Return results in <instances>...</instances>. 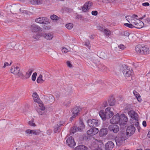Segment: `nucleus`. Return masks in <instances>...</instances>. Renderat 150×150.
<instances>
[{
    "label": "nucleus",
    "mask_w": 150,
    "mask_h": 150,
    "mask_svg": "<svg viewBox=\"0 0 150 150\" xmlns=\"http://www.w3.org/2000/svg\"><path fill=\"white\" fill-rule=\"evenodd\" d=\"M142 5L143 6H149V3L148 2H145L142 3Z\"/></svg>",
    "instance_id": "obj_59"
},
{
    "label": "nucleus",
    "mask_w": 150,
    "mask_h": 150,
    "mask_svg": "<svg viewBox=\"0 0 150 150\" xmlns=\"http://www.w3.org/2000/svg\"><path fill=\"white\" fill-rule=\"evenodd\" d=\"M45 81V80L42 79V74H40L38 77L37 81L38 83H42Z\"/></svg>",
    "instance_id": "obj_30"
},
{
    "label": "nucleus",
    "mask_w": 150,
    "mask_h": 150,
    "mask_svg": "<svg viewBox=\"0 0 150 150\" xmlns=\"http://www.w3.org/2000/svg\"><path fill=\"white\" fill-rule=\"evenodd\" d=\"M67 64L68 67L70 68H71L72 67V65L71 64V63L70 61H67Z\"/></svg>",
    "instance_id": "obj_54"
},
{
    "label": "nucleus",
    "mask_w": 150,
    "mask_h": 150,
    "mask_svg": "<svg viewBox=\"0 0 150 150\" xmlns=\"http://www.w3.org/2000/svg\"><path fill=\"white\" fill-rule=\"evenodd\" d=\"M99 57L103 59H106L109 58L106 54L103 52H101L99 55Z\"/></svg>",
    "instance_id": "obj_29"
},
{
    "label": "nucleus",
    "mask_w": 150,
    "mask_h": 150,
    "mask_svg": "<svg viewBox=\"0 0 150 150\" xmlns=\"http://www.w3.org/2000/svg\"><path fill=\"white\" fill-rule=\"evenodd\" d=\"M35 21L37 23L42 24H47L50 22L48 21L47 18L45 17H40L36 18Z\"/></svg>",
    "instance_id": "obj_8"
},
{
    "label": "nucleus",
    "mask_w": 150,
    "mask_h": 150,
    "mask_svg": "<svg viewBox=\"0 0 150 150\" xmlns=\"http://www.w3.org/2000/svg\"><path fill=\"white\" fill-rule=\"evenodd\" d=\"M33 97L35 102L38 103H40L41 101L40 99L39 96L36 93H33Z\"/></svg>",
    "instance_id": "obj_20"
},
{
    "label": "nucleus",
    "mask_w": 150,
    "mask_h": 150,
    "mask_svg": "<svg viewBox=\"0 0 150 150\" xmlns=\"http://www.w3.org/2000/svg\"><path fill=\"white\" fill-rule=\"evenodd\" d=\"M124 35L126 36H129V33L127 32H125L124 33Z\"/></svg>",
    "instance_id": "obj_60"
},
{
    "label": "nucleus",
    "mask_w": 150,
    "mask_h": 150,
    "mask_svg": "<svg viewBox=\"0 0 150 150\" xmlns=\"http://www.w3.org/2000/svg\"><path fill=\"white\" fill-rule=\"evenodd\" d=\"M149 49L147 47L144 46L142 47V54H147L149 53Z\"/></svg>",
    "instance_id": "obj_27"
},
{
    "label": "nucleus",
    "mask_w": 150,
    "mask_h": 150,
    "mask_svg": "<svg viewBox=\"0 0 150 150\" xmlns=\"http://www.w3.org/2000/svg\"><path fill=\"white\" fill-rule=\"evenodd\" d=\"M66 27L68 29H71L73 27V24L71 23H69L66 24Z\"/></svg>",
    "instance_id": "obj_42"
},
{
    "label": "nucleus",
    "mask_w": 150,
    "mask_h": 150,
    "mask_svg": "<svg viewBox=\"0 0 150 150\" xmlns=\"http://www.w3.org/2000/svg\"><path fill=\"white\" fill-rule=\"evenodd\" d=\"M110 108L108 107L106 108L105 110L106 119H109L114 115L113 112L110 110Z\"/></svg>",
    "instance_id": "obj_15"
},
{
    "label": "nucleus",
    "mask_w": 150,
    "mask_h": 150,
    "mask_svg": "<svg viewBox=\"0 0 150 150\" xmlns=\"http://www.w3.org/2000/svg\"><path fill=\"white\" fill-rule=\"evenodd\" d=\"M33 71V69H30L26 72L25 75V78L26 79H28L31 75L32 72Z\"/></svg>",
    "instance_id": "obj_26"
},
{
    "label": "nucleus",
    "mask_w": 150,
    "mask_h": 150,
    "mask_svg": "<svg viewBox=\"0 0 150 150\" xmlns=\"http://www.w3.org/2000/svg\"><path fill=\"white\" fill-rule=\"evenodd\" d=\"M62 124H59V125L58 124L57 125V126H56V127L54 128V132L55 133H56L60 129V127L62 125Z\"/></svg>",
    "instance_id": "obj_41"
},
{
    "label": "nucleus",
    "mask_w": 150,
    "mask_h": 150,
    "mask_svg": "<svg viewBox=\"0 0 150 150\" xmlns=\"http://www.w3.org/2000/svg\"><path fill=\"white\" fill-rule=\"evenodd\" d=\"M39 108L38 109H40L42 110H45V107L44 106L43 104H42L40 102V103H39Z\"/></svg>",
    "instance_id": "obj_35"
},
{
    "label": "nucleus",
    "mask_w": 150,
    "mask_h": 150,
    "mask_svg": "<svg viewBox=\"0 0 150 150\" xmlns=\"http://www.w3.org/2000/svg\"><path fill=\"white\" fill-rule=\"evenodd\" d=\"M12 63V61H11L10 64H8L7 62H5L4 63V66L3 67V68H4L7 66H10Z\"/></svg>",
    "instance_id": "obj_47"
},
{
    "label": "nucleus",
    "mask_w": 150,
    "mask_h": 150,
    "mask_svg": "<svg viewBox=\"0 0 150 150\" xmlns=\"http://www.w3.org/2000/svg\"><path fill=\"white\" fill-rule=\"evenodd\" d=\"M114 146L113 143L111 141H109L105 145V149L106 150H111Z\"/></svg>",
    "instance_id": "obj_19"
},
{
    "label": "nucleus",
    "mask_w": 150,
    "mask_h": 150,
    "mask_svg": "<svg viewBox=\"0 0 150 150\" xmlns=\"http://www.w3.org/2000/svg\"><path fill=\"white\" fill-rule=\"evenodd\" d=\"M85 128V125L83 122L80 120L79 125L77 127L78 130L79 131H81Z\"/></svg>",
    "instance_id": "obj_24"
},
{
    "label": "nucleus",
    "mask_w": 150,
    "mask_h": 150,
    "mask_svg": "<svg viewBox=\"0 0 150 150\" xmlns=\"http://www.w3.org/2000/svg\"><path fill=\"white\" fill-rule=\"evenodd\" d=\"M147 136L149 137L150 138V130L148 132V133L147 134Z\"/></svg>",
    "instance_id": "obj_64"
},
{
    "label": "nucleus",
    "mask_w": 150,
    "mask_h": 150,
    "mask_svg": "<svg viewBox=\"0 0 150 150\" xmlns=\"http://www.w3.org/2000/svg\"><path fill=\"white\" fill-rule=\"evenodd\" d=\"M71 103L70 100H65L63 102L62 105L66 107H68L70 106Z\"/></svg>",
    "instance_id": "obj_31"
},
{
    "label": "nucleus",
    "mask_w": 150,
    "mask_h": 150,
    "mask_svg": "<svg viewBox=\"0 0 150 150\" xmlns=\"http://www.w3.org/2000/svg\"><path fill=\"white\" fill-rule=\"evenodd\" d=\"M68 145L70 147H74L76 144L74 138L71 136L69 137L66 141Z\"/></svg>",
    "instance_id": "obj_13"
},
{
    "label": "nucleus",
    "mask_w": 150,
    "mask_h": 150,
    "mask_svg": "<svg viewBox=\"0 0 150 150\" xmlns=\"http://www.w3.org/2000/svg\"><path fill=\"white\" fill-rule=\"evenodd\" d=\"M17 9V6L15 5H12L10 6V10L11 11H13Z\"/></svg>",
    "instance_id": "obj_40"
},
{
    "label": "nucleus",
    "mask_w": 150,
    "mask_h": 150,
    "mask_svg": "<svg viewBox=\"0 0 150 150\" xmlns=\"http://www.w3.org/2000/svg\"><path fill=\"white\" fill-rule=\"evenodd\" d=\"M107 129L106 128H103L101 129L99 132V135L100 137L105 135L107 134Z\"/></svg>",
    "instance_id": "obj_21"
},
{
    "label": "nucleus",
    "mask_w": 150,
    "mask_h": 150,
    "mask_svg": "<svg viewBox=\"0 0 150 150\" xmlns=\"http://www.w3.org/2000/svg\"><path fill=\"white\" fill-rule=\"evenodd\" d=\"M49 100L50 102H54L55 101V99L53 96L52 95H50L48 97Z\"/></svg>",
    "instance_id": "obj_38"
},
{
    "label": "nucleus",
    "mask_w": 150,
    "mask_h": 150,
    "mask_svg": "<svg viewBox=\"0 0 150 150\" xmlns=\"http://www.w3.org/2000/svg\"><path fill=\"white\" fill-rule=\"evenodd\" d=\"M120 69L126 79L127 78L130 77L131 75H132V69H130L129 68L125 65L121 66Z\"/></svg>",
    "instance_id": "obj_4"
},
{
    "label": "nucleus",
    "mask_w": 150,
    "mask_h": 150,
    "mask_svg": "<svg viewBox=\"0 0 150 150\" xmlns=\"http://www.w3.org/2000/svg\"><path fill=\"white\" fill-rule=\"evenodd\" d=\"M84 45L88 47H90V42L89 40H87L85 42Z\"/></svg>",
    "instance_id": "obj_51"
},
{
    "label": "nucleus",
    "mask_w": 150,
    "mask_h": 150,
    "mask_svg": "<svg viewBox=\"0 0 150 150\" xmlns=\"http://www.w3.org/2000/svg\"><path fill=\"white\" fill-rule=\"evenodd\" d=\"M20 70L21 68L18 66H12L10 71L11 73L18 75L19 77H23V75Z\"/></svg>",
    "instance_id": "obj_5"
},
{
    "label": "nucleus",
    "mask_w": 150,
    "mask_h": 150,
    "mask_svg": "<svg viewBox=\"0 0 150 150\" xmlns=\"http://www.w3.org/2000/svg\"><path fill=\"white\" fill-rule=\"evenodd\" d=\"M30 28L32 32H34L42 31V28L39 26L35 24L32 25L30 27Z\"/></svg>",
    "instance_id": "obj_17"
},
{
    "label": "nucleus",
    "mask_w": 150,
    "mask_h": 150,
    "mask_svg": "<svg viewBox=\"0 0 150 150\" xmlns=\"http://www.w3.org/2000/svg\"><path fill=\"white\" fill-rule=\"evenodd\" d=\"M20 11L21 12L24 13H27L28 12L27 11L22 9L21 8L20 9Z\"/></svg>",
    "instance_id": "obj_57"
},
{
    "label": "nucleus",
    "mask_w": 150,
    "mask_h": 150,
    "mask_svg": "<svg viewBox=\"0 0 150 150\" xmlns=\"http://www.w3.org/2000/svg\"><path fill=\"white\" fill-rule=\"evenodd\" d=\"M42 36L47 40H52L54 37L53 34L52 33H41Z\"/></svg>",
    "instance_id": "obj_12"
},
{
    "label": "nucleus",
    "mask_w": 150,
    "mask_h": 150,
    "mask_svg": "<svg viewBox=\"0 0 150 150\" xmlns=\"http://www.w3.org/2000/svg\"><path fill=\"white\" fill-rule=\"evenodd\" d=\"M62 51L64 53H67L68 51V49L65 47H62Z\"/></svg>",
    "instance_id": "obj_50"
},
{
    "label": "nucleus",
    "mask_w": 150,
    "mask_h": 150,
    "mask_svg": "<svg viewBox=\"0 0 150 150\" xmlns=\"http://www.w3.org/2000/svg\"><path fill=\"white\" fill-rule=\"evenodd\" d=\"M108 129L114 133H117L119 131L118 126L112 124L110 125L108 127Z\"/></svg>",
    "instance_id": "obj_16"
},
{
    "label": "nucleus",
    "mask_w": 150,
    "mask_h": 150,
    "mask_svg": "<svg viewBox=\"0 0 150 150\" xmlns=\"http://www.w3.org/2000/svg\"><path fill=\"white\" fill-rule=\"evenodd\" d=\"M37 75V73L36 72L33 73L32 76V79L33 81H35Z\"/></svg>",
    "instance_id": "obj_45"
},
{
    "label": "nucleus",
    "mask_w": 150,
    "mask_h": 150,
    "mask_svg": "<svg viewBox=\"0 0 150 150\" xmlns=\"http://www.w3.org/2000/svg\"><path fill=\"white\" fill-rule=\"evenodd\" d=\"M52 132V131L50 130H49L47 131V133L48 134L50 135V134Z\"/></svg>",
    "instance_id": "obj_63"
},
{
    "label": "nucleus",
    "mask_w": 150,
    "mask_h": 150,
    "mask_svg": "<svg viewBox=\"0 0 150 150\" xmlns=\"http://www.w3.org/2000/svg\"><path fill=\"white\" fill-rule=\"evenodd\" d=\"M35 2L36 3L35 5H40L42 4L43 1L42 0H35Z\"/></svg>",
    "instance_id": "obj_46"
},
{
    "label": "nucleus",
    "mask_w": 150,
    "mask_h": 150,
    "mask_svg": "<svg viewBox=\"0 0 150 150\" xmlns=\"http://www.w3.org/2000/svg\"><path fill=\"white\" fill-rule=\"evenodd\" d=\"M37 110L40 115H43L46 114L45 110H42L40 109H37Z\"/></svg>",
    "instance_id": "obj_33"
},
{
    "label": "nucleus",
    "mask_w": 150,
    "mask_h": 150,
    "mask_svg": "<svg viewBox=\"0 0 150 150\" xmlns=\"http://www.w3.org/2000/svg\"><path fill=\"white\" fill-rule=\"evenodd\" d=\"M50 18L52 20L55 21H57L59 19V18L54 14L51 16Z\"/></svg>",
    "instance_id": "obj_34"
},
{
    "label": "nucleus",
    "mask_w": 150,
    "mask_h": 150,
    "mask_svg": "<svg viewBox=\"0 0 150 150\" xmlns=\"http://www.w3.org/2000/svg\"><path fill=\"white\" fill-rule=\"evenodd\" d=\"M88 148L85 146L82 145H79L75 148V150H87Z\"/></svg>",
    "instance_id": "obj_23"
},
{
    "label": "nucleus",
    "mask_w": 150,
    "mask_h": 150,
    "mask_svg": "<svg viewBox=\"0 0 150 150\" xmlns=\"http://www.w3.org/2000/svg\"><path fill=\"white\" fill-rule=\"evenodd\" d=\"M98 1H102L103 3H108L109 2H112L113 1L112 0H98Z\"/></svg>",
    "instance_id": "obj_48"
},
{
    "label": "nucleus",
    "mask_w": 150,
    "mask_h": 150,
    "mask_svg": "<svg viewBox=\"0 0 150 150\" xmlns=\"http://www.w3.org/2000/svg\"><path fill=\"white\" fill-rule=\"evenodd\" d=\"M41 36H42L41 35V33L37 34V35H33V38L35 39H36L37 40H38L39 39L40 37Z\"/></svg>",
    "instance_id": "obj_43"
},
{
    "label": "nucleus",
    "mask_w": 150,
    "mask_h": 150,
    "mask_svg": "<svg viewBox=\"0 0 150 150\" xmlns=\"http://www.w3.org/2000/svg\"><path fill=\"white\" fill-rule=\"evenodd\" d=\"M103 105L104 107H105L108 105V103L107 101H104L103 103Z\"/></svg>",
    "instance_id": "obj_58"
},
{
    "label": "nucleus",
    "mask_w": 150,
    "mask_h": 150,
    "mask_svg": "<svg viewBox=\"0 0 150 150\" xmlns=\"http://www.w3.org/2000/svg\"><path fill=\"white\" fill-rule=\"evenodd\" d=\"M99 115L103 120H105L106 119L105 112H104L103 111L100 110L99 113Z\"/></svg>",
    "instance_id": "obj_25"
},
{
    "label": "nucleus",
    "mask_w": 150,
    "mask_h": 150,
    "mask_svg": "<svg viewBox=\"0 0 150 150\" xmlns=\"http://www.w3.org/2000/svg\"><path fill=\"white\" fill-rule=\"evenodd\" d=\"M104 32L105 35H109L111 34V31L108 29H105Z\"/></svg>",
    "instance_id": "obj_44"
},
{
    "label": "nucleus",
    "mask_w": 150,
    "mask_h": 150,
    "mask_svg": "<svg viewBox=\"0 0 150 150\" xmlns=\"http://www.w3.org/2000/svg\"><path fill=\"white\" fill-rule=\"evenodd\" d=\"M108 103L109 105L113 106L115 103V100L114 98L112 97H111L108 100Z\"/></svg>",
    "instance_id": "obj_22"
},
{
    "label": "nucleus",
    "mask_w": 150,
    "mask_h": 150,
    "mask_svg": "<svg viewBox=\"0 0 150 150\" xmlns=\"http://www.w3.org/2000/svg\"><path fill=\"white\" fill-rule=\"evenodd\" d=\"M142 125H143V126L144 127L146 126V121H143V122H142Z\"/></svg>",
    "instance_id": "obj_62"
},
{
    "label": "nucleus",
    "mask_w": 150,
    "mask_h": 150,
    "mask_svg": "<svg viewBox=\"0 0 150 150\" xmlns=\"http://www.w3.org/2000/svg\"><path fill=\"white\" fill-rule=\"evenodd\" d=\"M142 47L140 45H138L135 47V50L138 53L142 54Z\"/></svg>",
    "instance_id": "obj_28"
},
{
    "label": "nucleus",
    "mask_w": 150,
    "mask_h": 150,
    "mask_svg": "<svg viewBox=\"0 0 150 150\" xmlns=\"http://www.w3.org/2000/svg\"><path fill=\"white\" fill-rule=\"evenodd\" d=\"M29 2L31 4L35 5V0H28Z\"/></svg>",
    "instance_id": "obj_53"
},
{
    "label": "nucleus",
    "mask_w": 150,
    "mask_h": 150,
    "mask_svg": "<svg viewBox=\"0 0 150 150\" xmlns=\"http://www.w3.org/2000/svg\"><path fill=\"white\" fill-rule=\"evenodd\" d=\"M126 18L129 23H125L124 25L131 28H135L138 29H140L142 28L144 26V23L142 21L138 20L137 19H136L138 20L137 22L134 18L130 16H126Z\"/></svg>",
    "instance_id": "obj_1"
},
{
    "label": "nucleus",
    "mask_w": 150,
    "mask_h": 150,
    "mask_svg": "<svg viewBox=\"0 0 150 150\" xmlns=\"http://www.w3.org/2000/svg\"><path fill=\"white\" fill-rule=\"evenodd\" d=\"M8 45L9 46H11V47L12 48L14 47V46L15 45V44L14 43H10Z\"/></svg>",
    "instance_id": "obj_61"
},
{
    "label": "nucleus",
    "mask_w": 150,
    "mask_h": 150,
    "mask_svg": "<svg viewBox=\"0 0 150 150\" xmlns=\"http://www.w3.org/2000/svg\"><path fill=\"white\" fill-rule=\"evenodd\" d=\"M92 5L91 2L88 1L86 2L82 8V10L83 12H86L88 11Z\"/></svg>",
    "instance_id": "obj_14"
},
{
    "label": "nucleus",
    "mask_w": 150,
    "mask_h": 150,
    "mask_svg": "<svg viewBox=\"0 0 150 150\" xmlns=\"http://www.w3.org/2000/svg\"><path fill=\"white\" fill-rule=\"evenodd\" d=\"M92 14L94 16H96L98 14V12L97 11H93L91 12Z\"/></svg>",
    "instance_id": "obj_56"
},
{
    "label": "nucleus",
    "mask_w": 150,
    "mask_h": 150,
    "mask_svg": "<svg viewBox=\"0 0 150 150\" xmlns=\"http://www.w3.org/2000/svg\"><path fill=\"white\" fill-rule=\"evenodd\" d=\"M133 125L132 126L135 125L138 129H139L140 128L139 126V122L138 121H134Z\"/></svg>",
    "instance_id": "obj_37"
},
{
    "label": "nucleus",
    "mask_w": 150,
    "mask_h": 150,
    "mask_svg": "<svg viewBox=\"0 0 150 150\" xmlns=\"http://www.w3.org/2000/svg\"><path fill=\"white\" fill-rule=\"evenodd\" d=\"M128 114L134 121H138V115L134 110H131L129 111Z\"/></svg>",
    "instance_id": "obj_10"
},
{
    "label": "nucleus",
    "mask_w": 150,
    "mask_h": 150,
    "mask_svg": "<svg viewBox=\"0 0 150 150\" xmlns=\"http://www.w3.org/2000/svg\"><path fill=\"white\" fill-rule=\"evenodd\" d=\"M87 123L89 126L93 128H95L99 125L98 120L95 119L88 120L87 121Z\"/></svg>",
    "instance_id": "obj_7"
},
{
    "label": "nucleus",
    "mask_w": 150,
    "mask_h": 150,
    "mask_svg": "<svg viewBox=\"0 0 150 150\" xmlns=\"http://www.w3.org/2000/svg\"><path fill=\"white\" fill-rule=\"evenodd\" d=\"M28 124L31 126L35 127V124L32 121H30L28 122Z\"/></svg>",
    "instance_id": "obj_52"
},
{
    "label": "nucleus",
    "mask_w": 150,
    "mask_h": 150,
    "mask_svg": "<svg viewBox=\"0 0 150 150\" xmlns=\"http://www.w3.org/2000/svg\"><path fill=\"white\" fill-rule=\"evenodd\" d=\"M135 131V127L131 125L127 127L126 132L125 133L127 136L129 135L130 136Z\"/></svg>",
    "instance_id": "obj_11"
},
{
    "label": "nucleus",
    "mask_w": 150,
    "mask_h": 150,
    "mask_svg": "<svg viewBox=\"0 0 150 150\" xmlns=\"http://www.w3.org/2000/svg\"><path fill=\"white\" fill-rule=\"evenodd\" d=\"M78 131L77 127L76 126H74L71 127L70 130V132L71 134H73L76 132Z\"/></svg>",
    "instance_id": "obj_32"
},
{
    "label": "nucleus",
    "mask_w": 150,
    "mask_h": 150,
    "mask_svg": "<svg viewBox=\"0 0 150 150\" xmlns=\"http://www.w3.org/2000/svg\"><path fill=\"white\" fill-rule=\"evenodd\" d=\"M40 133V132L39 130H32V134H34L35 135H38Z\"/></svg>",
    "instance_id": "obj_39"
},
{
    "label": "nucleus",
    "mask_w": 150,
    "mask_h": 150,
    "mask_svg": "<svg viewBox=\"0 0 150 150\" xmlns=\"http://www.w3.org/2000/svg\"><path fill=\"white\" fill-rule=\"evenodd\" d=\"M127 138V136L125 133L121 132L115 138L116 144L118 146L120 145Z\"/></svg>",
    "instance_id": "obj_3"
},
{
    "label": "nucleus",
    "mask_w": 150,
    "mask_h": 150,
    "mask_svg": "<svg viewBox=\"0 0 150 150\" xmlns=\"http://www.w3.org/2000/svg\"><path fill=\"white\" fill-rule=\"evenodd\" d=\"M25 132L26 133L28 134H32V130H31L30 129H27L25 131Z\"/></svg>",
    "instance_id": "obj_55"
},
{
    "label": "nucleus",
    "mask_w": 150,
    "mask_h": 150,
    "mask_svg": "<svg viewBox=\"0 0 150 150\" xmlns=\"http://www.w3.org/2000/svg\"><path fill=\"white\" fill-rule=\"evenodd\" d=\"M134 94L136 96V97L137 98L138 100L139 101V99H140V96L139 95L136 91H133Z\"/></svg>",
    "instance_id": "obj_36"
},
{
    "label": "nucleus",
    "mask_w": 150,
    "mask_h": 150,
    "mask_svg": "<svg viewBox=\"0 0 150 150\" xmlns=\"http://www.w3.org/2000/svg\"><path fill=\"white\" fill-rule=\"evenodd\" d=\"M81 109L78 107L74 108L71 110L72 117L70 118V120L72 121L73 120V119L75 118L78 115Z\"/></svg>",
    "instance_id": "obj_6"
},
{
    "label": "nucleus",
    "mask_w": 150,
    "mask_h": 150,
    "mask_svg": "<svg viewBox=\"0 0 150 150\" xmlns=\"http://www.w3.org/2000/svg\"><path fill=\"white\" fill-rule=\"evenodd\" d=\"M94 148L93 150H103L102 148L104 147V145L102 141L100 140H97V142L93 146Z\"/></svg>",
    "instance_id": "obj_9"
},
{
    "label": "nucleus",
    "mask_w": 150,
    "mask_h": 150,
    "mask_svg": "<svg viewBox=\"0 0 150 150\" xmlns=\"http://www.w3.org/2000/svg\"><path fill=\"white\" fill-rule=\"evenodd\" d=\"M128 121V119L124 114L120 115L118 113L114 115L110 119V122L112 124H116L120 125H124Z\"/></svg>",
    "instance_id": "obj_2"
},
{
    "label": "nucleus",
    "mask_w": 150,
    "mask_h": 150,
    "mask_svg": "<svg viewBox=\"0 0 150 150\" xmlns=\"http://www.w3.org/2000/svg\"><path fill=\"white\" fill-rule=\"evenodd\" d=\"M118 47L121 50H124L126 48V47L122 44H120L119 45Z\"/></svg>",
    "instance_id": "obj_49"
},
{
    "label": "nucleus",
    "mask_w": 150,
    "mask_h": 150,
    "mask_svg": "<svg viewBox=\"0 0 150 150\" xmlns=\"http://www.w3.org/2000/svg\"><path fill=\"white\" fill-rule=\"evenodd\" d=\"M99 131V130L98 128H93L87 132L88 134L90 135H93L97 134Z\"/></svg>",
    "instance_id": "obj_18"
}]
</instances>
